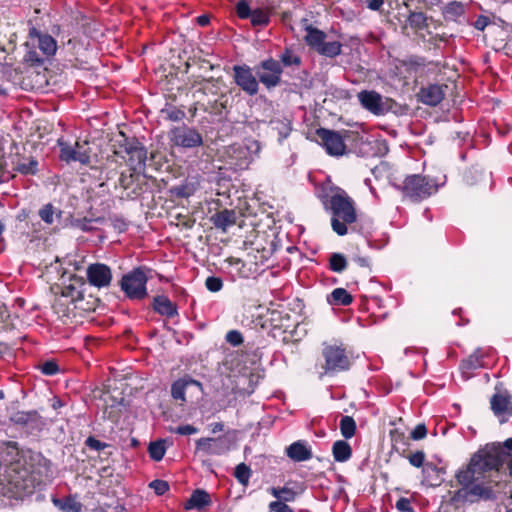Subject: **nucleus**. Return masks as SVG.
Listing matches in <instances>:
<instances>
[{
	"mask_svg": "<svg viewBox=\"0 0 512 512\" xmlns=\"http://www.w3.org/2000/svg\"><path fill=\"white\" fill-rule=\"evenodd\" d=\"M273 129L278 132L279 141L287 138L292 130L291 123L288 120H276L272 121Z\"/></svg>",
	"mask_w": 512,
	"mask_h": 512,
	"instance_id": "2f4dec72",
	"label": "nucleus"
},
{
	"mask_svg": "<svg viewBox=\"0 0 512 512\" xmlns=\"http://www.w3.org/2000/svg\"><path fill=\"white\" fill-rule=\"evenodd\" d=\"M269 510L271 512H293L287 504L280 501L271 502L269 504Z\"/></svg>",
	"mask_w": 512,
	"mask_h": 512,
	"instance_id": "de8ad7c7",
	"label": "nucleus"
},
{
	"mask_svg": "<svg viewBox=\"0 0 512 512\" xmlns=\"http://www.w3.org/2000/svg\"><path fill=\"white\" fill-rule=\"evenodd\" d=\"M233 71L235 82L243 91L249 95L258 92V81L248 66H234Z\"/></svg>",
	"mask_w": 512,
	"mask_h": 512,
	"instance_id": "4468645a",
	"label": "nucleus"
},
{
	"mask_svg": "<svg viewBox=\"0 0 512 512\" xmlns=\"http://www.w3.org/2000/svg\"><path fill=\"white\" fill-rule=\"evenodd\" d=\"M327 300L332 305H349L353 298L344 288L334 289L327 297Z\"/></svg>",
	"mask_w": 512,
	"mask_h": 512,
	"instance_id": "5701e85b",
	"label": "nucleus"
},
{
	"mask_svg": "<svg viewBox=\"0 0 512 512\" xmlns=\"http://www.w3.org/2000/svg\"><path fill=\"white\" fill-rule=\"evenodd\" d=\"M322 355L325 360L323 369L326 374L347 370L351 365V360L342 345H326Z\"/></svg>",
	"mask_w": 512,
	"mask_h": 512,
	"instance_id": "423d86ee",
	"label": "nucleus"
},
{
	"mask_svg": "<svg viewBox=\"0 0 512 512\" xmlns=\"http://www.w3.org/2000/svg\"><path fill=\"white\" fill-rule=\"evenodd\" d=\"M211 221L216 228L226 231L236 223V213L234 210L224 209L214 214Z\"/></svg>",
	"mask_w": 512,
	"mask_h": 512,
	"instance_id": "6ab92c4d",
	"label": "nucleus"
},
{
	"mask_svg": "<svg viewBox=\"0 0 512 512\" xmlns=\"http://www.w3.org/2000/svg\"><path fill=\"white\" fill-rule=\"evenodd\" d=\"M281 60L284 63V65H286V66H290V65L299 63V58L297 56H294L290 52H285L282 55Z\"/></svg>",
	"mask_w": 512,
	"mask_h": 512,
	"instance_id": "5fc2aeb1",
	"label": "nucleus"
},
{
	"mask_svg": "<svg viewBox=\"0 0 512 512\" xmlns=\"http://www.w3.org/2000/svg\"><path fill=\"white\" fill-rule=\"evenodd\" d=\"M506 452L499 446L486 445L479 450L472 458L466 469L456 474L457 481L463 486L459 489L454 499L459 501L475 502L478 499H490L493 491L484 480L486 473L498 470L506 457Z\"/></svg>",
	"mask_w": 512,
	"mask_h": 512,
	"instance_id": "f257e3e1",
	"label": "nucleus"
},
{
	"mask_svg": "<svg viewBox=\"0 0 512 512\" xmlns=\"http://www.w3.org/2000/svg\"><path fill=\"white\" fill-rule=\"evenodd\" d=\"M62 297L70 299L72 302L82 299V293L76 287L69 285L66 286L62 291Z\"/></svg>",
	"mask_w": 512,
	"mask_h": 512,
	"instance_id": "e433bc0d",
	"label": "nucleus"
},
{
	"mask_svg": "<svg viewBox=\"0 0 512 512\" xmlns=\"http://www.w3.org/2000/svg\"><path fill=\"white\" fill-rule=\"evenodd\" d=\"M305 41L323 56L333 58L341 53L342 44L339 41L327 40L326 34L319 29L307 27Z\"/></svg>",
	"mask_w": 512,
	"mask_h": 512,
	"instance_id": "39448f33",
	"label": "nucleus"
},
{
	"mask_svg": "<svg viewBox=\"0 0 512 512\" xmlns=\"http://www.w3.org/2000/svg\"><path fill=\"white\" fill-rule=\"evenodd\" d=\"M38 46L47 56L54 55L57 50V44L54 38L48 34H37Z\"/></svg>",
	"mask_w": 512,
	"mask_h": 512,
	"instance_id": "393cba45",
	"label": "nucleus"
},
{
	"mask_svg": "<svg viewBox=\"0 0 512 512\" xmlns=\"http://www.w3.org/2000/svg\"><path fill=\"white\" fill-rule=\"evenodd\" d=\"M491 409L500 419V422H505L512 412L509 396L506 393L500 392L494 394L491 399Z\"/></svg>",
	"mask_w": 512,
	"mask_h": 512,
	"instance_id": "dca6fc26",
	"label": "nucleus"
},
{
	"mask_svg": "<svg viewBox=\"0 0 512 512\" xmlns=\"http://www.w3.org/2000/svg\"><path fill=\"white\" fill-rule=\"evenodd\" d=\"M208 502V495L204 491H196L186 504L187 509L200 508Z\"/></svg>",
	"mask_w": 512,
	"mask_h": 512,
	"instance_id": "473e14b6",
	"label": "nucleus"
},
{
	"mask_svg": "<svg viewBox=\"0 0 512 512\" xmlns=\"http://www.w3.org/2000/svg\"><path fill=\"white\" fill-rule=\"evenodd\" d=\"M150 457L155 461H160L166 452V446L164 440H158L151 442L148 447Z\"/></svg>",
	"mask_w": 512,
	"mask_h": 512,
	"instance_id": "c756f323",
	"label": "nucleus"
},
{
	"mask_svg": "<svg viewBox=\"0 0 512 512\" xmlns=\"http://www.w3.org/2000/svg\"><path fill=\"white\" fill-rule=\"evenodd\" d=\"M317 136L329 155L342 156L345 153L346 145L339 132L320 128L317 130Z\"/></svg>",
	"mask_w": 512,
	"mask_h": 512,
	"instance_id": "9b49d317",
	"label": "nucleus"
},
{
	"mask_svg": "<svg viewBox=\"0 0 512 512\" xmlns=\"http://www.w3.org/2000/svg\"><path fill=\"white\" fill-rule=\"evenodd\" d=\"M425 460V454L422 451H417L409 456V462L415 467H421Z\"/></svg>",
	"mask_w": 512,
	"mask_h": 512,
	"instance_id": "49530a36",
	"label": "nucleus"
},
{
	"mask_svg": "<svg viewBox=\"0 0 512 512\" xmlns=\"http://www.w3.org/2000/svg\"><path fill=\"white\" fill-rule=\"evenodd\" d=\"M270 494L278 500L284 502H292L297 496V492L289 487H271L269 489Z\"/></svg>",
	"mask_w": 512,
	"mask_h": 512,
	"instance_id": "a878e982",
	"label": "nucleus"
},
{
	"mask_svg": "<svg viewBox=\"0 0 512 512\" xmlns=\"http://www.w3.org/2000/svg\"><path fill=\"white\" fill-rule=\"evenodd\" d=\"M146 283L147 276L144 270L137 268L123 276L121 288L129 298L142 299L147 295Z\"/></svg>",
	"mask_w": 512,
	"mask_h": 512,
	"instance_id": "6e6552de",
	"label": "nucleus"
},
{
	"mask_svg": "<svg viewBox=\"0 0 512 512\" xmlns=\"http://www.w3.org/2000/svg\"><path fill=\"white\" fill-rule=\"evenodd\" d=\"M119 136L121 139L117 140V142L120 147L114 151L115 155L122 159H126V156H128L126 161L130 169L135 172L141 170L147 158L146 150L137 140L126 138L122 132H120Z\"/></svg>",
	"mask_w": 512,
	"mask_h": 512,
	"instance_id": "20e7f679",
	"label": "nucleus"
},
{
	"mask_svg": "<svg viewBox=\"0 0 512 512\" xmlns=\"http://www.w3.org/2000/svg\"><path fill=\"white\" fill-rule=\"evenodd\" d=\"M192 387L197 388L198 390H201V384L193 379H179L176 382L172 384L171 387V394L172 397L177 400L181 401L182 403L186 401V391Z\"/></svg>",
	"mask_w": 512,
	"mask_h": 512,
	"instance_id": "a211bd4d",
	"label": "nucleus"
},
{
	"mask_svg": "<svg viewBox=\"0 0 512 512\" xmlns=\"http://www.w3.org/2000/svg\"><path fill=\"white\" fill-rule=\"evenodd\" d=\"M206 288L211 292H218L223 287V282L218 277H208L205 282Z\"/></svg>",
	"mask_w": 512,
	"mask_h": 512,
	"instance_id": "a19ab883",
	"label": "nucleus"
},
{
	"mask_svg": "<svg viewBox=\"0 0 512 512\" xmlns=\"http://www.w3.org/2000/svg\"><path fill=\"white\" fill-rule=\"evenodd\" d=\"M87 278L91 285L103 288L110 285L112 273L110 268L102 263L91 264L87 268Z\"/></svg>",
	"mask_w": 512,
	"mask_h": 512,
	"instance_id": "2eb2a0df",
	"label": "nucleus"
},
{
	"mask_svg": "<svg viewBox=\"0 0 512 512\" xmlns=\"http://www.w3.org/2000/svg\"><path fill=\"white\" fill-rule=\"evenodd\" d=\"M483 366L481 360V351L476 350L471 356L465 359L461 364L462 374L468 378L473 370L481 368Z\"/></svg>",
	"mask_w": 512,
	"mask_h": 512,
	"instance_id": "4be33fe9",
	"label": "nucleus"
},
{
	"mask_svg": "<svg viewBox=\"0 0 512 512\" xmlns=\"http://www.w3.org/2000/svg\"><path fill=\"white\" fill-rule=\"evenodd\" d=\"M332 451H333L334 459L338 462L347 461L351 457V454H352L350 445L343 440L336 441L333 444Z\"/></svg>",
	"mask_w": 512,
	"mask_h": 512,
	"instance_id": "b1692460",
	"label": "nucleus"
},
{
	"mask_svg": "<svg viewBox=\"0 0 512 512\" xmlns=\"http://www.w3.org/2000/svg\"><path fill=\"white\" fill-rule=\"evenodd\" d=\"M252 12L253 11L250 9V7L246 1L241 0L236 4V13L239 18H241V19L250 18Z\"/></svg>",
	"mask_w": 512,
	"mask_h": 512,
	"instance_id": "58836bf2",
	"label": "nucleus"
},
{
	"mask_svg": "<svg viewBox=\"0 0 512 512\" xmlns=\"http://www.w3.org/2000/svg\"><path fill=\"white\" fill-rule=\"evenodd\" d=\"M234 476L240 484L246 486L251 477V469L246 464L240 463L235 468Z\"/></svg>",
	"mask_w": 512,
	"mask_h": 512,
	"instance_id": "7c9ffc66",
	"label": "nucleus"
},
{
	"mask_svg": "<svg viewBox=\"0 0 512 512\" xmlns=\"http://www.w3.org/2000/svg\"><path fill=\"white\" fill-rule=\"evenodd\" d=\"M427 434V429L424 424H418L411 432V438L413 440H421Z\"/></svg>",
	"mask_w": 512,
	"mask_h": 512,
	"instance_id": "09e8293b",
	"label": "nucleus"
},
{
	"mask_svg": "<svg viewBox=\"0 0 512 512\" xmlns=\"http://www.w3.org/2000/svg\"><path fill=\"white\" fill-rule=\"evenodd\" d=\"M354 261L356 264L360 267H368L369 266V260L366 257H355Z\"/></svg>",
	"mask_w": 512,
	"mask_h": 512,
	"instance_id": "13d9d810",
	"label": "nucleus"
},
{
	"mask_svg": "<svg viewBox=\"0 0 512 512\" xmlns=\"http://www.w3.org/2000/svg\"><path fill=\"white\" fill-rule=\"evenodd\" d=\"M330 208L332 211L331 226L335 233L344 236L348 233V225L354 223L357 219L353 200L347 193L337 188L330 198Z\"/></svg>",
	"mask_w": 512,
	"mask_h": 512,
	"instance_id": "f03ea898",
	"label": "nucleus"
},
{
	"mask_svg": "<svg viewBox=\"0 0 512 512\" xmlns=\"http://www.w3.org/2000/svg\"><path fill=\"white\" fill-rule=\"evenodd\" d=\"M37 170V162L34 160L29 161V163H23L19 165V171L24 174H34Z\"/></svg>",
	"mask_w": 512,
	"mask_h": 512,
	"instance_id": "8fccbe9b",
	"label": "nucleus"
},
{
	"mask_svg": "<svg viewBox=\"0 0 512 512\" xmlns=\"http://www.w3.org/2000/svg\"><path fill=\"white\" fill-rule=\"evenodd\" d=\"M261 72H257L260 81L268 88L279 84L282 67L281 64L273 59L265 60L261 63Z\"/></svg>",
	"mask_w": 512,
	"mask_h": 512,
	"instance_id": "f8f14e48",
	"label": "nucleus"
},
{
	"mask_svg": "<svg viewBox=\"0 0 512 512\" xmlns=\"http://www.w3.org/2000/svg\"><path fill=\"white\" fill-rule=\"evenodd\" d=\"M465 12V6L461 2L453 1L444 8V16L448 20H457Z\"/></svg>",
	"mask_w": 512,
	"mask_h": 512,
	"instance_id": "bb28decb",
	"label": "nucleus"
},
{
	"mask_svg": "<svg viewBox=\"0 0 512 512\" xmlns=\"http://www.w3.org/2000/svg\"><path fill=\"white\" fill-rule=\"evenodd\" d=\"M446 86L432 84L420 90L421 101L430 106L438 105L444 98Z\"/></svg>",
	"mask_w": 512,
	"mask_h": 512,
	"instance_id": "f3484780",
	"label": "nucleus"
},
{
	"mask_svg": "<svg viewBox=\"0 0 512 512\" xmlns=\"http://www.w3.org/2000/svg\"><path fill=\"white\" fill-rule=\"evenodd\" d=\"M86 444H87V446H89L90 448L95 449V450H101L105 447V444H103L102 442H100L99 440H97L93 437H89L86 440Z\"/></svg>",
	"mask_w": 512,
	"mask_h": 512,
	"instance_id": "6e6d98bb",
	"label": "nucleus"
},
{
	"mask_svg": "<svg viewBox=\"0 0 512 512\" xmlns=\"http://www.w3.org/2000/svg\"><path fill=\"white\" fill-rule=\"evenodd\" d=\"M346 258L339 253H334L330 257V268L334 272H342L346 268Z\"/></svg>",
	"mask_w": 512,
	"mask_h": 512,
	"instance_id": "f704fd0d",
	"label": "nucleus"
},
{
	"mask_svg": "<svg viewBox=\"0 0 512 512\" xmlns=\"http://www.w3.org/2000/svg\"><path fill=\"white\" fill-rule=\"evenodd\" d=\"M175 432L180 435H192L198 432V429L192 425H182L175 429Z\"/></svg>",
	"mask_w": 512,
	"mask_h": 512,
	"instance_id": "864d4df0",
	"label": "nucleus"
},
{
	"mask_svg": "<svg viewBox=\"0 0 512 512\" xmlns=\"http://www.w3.org/2000/svg\"><path fill=\"white\" fill-rule=\"evenodd\" d=\"M171 118H173L174 120H177L178 116H176V114H173V116L171 115Z\"/></svg>",
	"mask_w": 512,
	"mask_h": 512,
	"instance_id": "e2e57ef3",
	"label": "nucleus"
},
{
	"mask_svg": "<svg viewBox=\"0 0 512 512\" xmlns=\"http://www.w3.org/2000/svg\"><path fill=\"white\" fill-rule=\"evenodd\" d=\"M233 150H234V152L238 151V153H239V156L237 157L238 162L236 163V165L240 169L248 167V165L250 164L252 159L247 157L246 149L239 146L238 148H233Z\"/></svg>",
	"mask_w": 512,
	"mask_h": 512,
	"instance_id": "4c0bfd02",
	"label": "nucleus"
},
{
	"mask_svg": "<svg viewBox=\"0 0 512 512\" xmlns=\"http://www.w3.org/2000/svg\"><path fill=\"white\" fill-rule=\"evenodd\" d=\"M366 5L373 11H378L384 4V0H365Z\"/></svg>",
	"mask_w": 512,
	"mask_h": 512,
	"instance_id": "4d7b16f0",
	"label": "nucleus"
},
{
	"mask_svg": "<svg viewBox=\"0 0 512 512\" xmlns=\"http://www.w3.org/2000/svg\"><path fill=\"white\" fill-rule=\"evenodd\" d=\"M222 428H223L222 424L216 423L214 428H213V432L220 431V430H222Z\"/></svg>",
	"mask_w": 512,
	"mask_h": 512,
	"instance_id": "052dcab7",
	"label": "nucleus"
},
{
	"mask_svg": "<svg viewBox=\"0 0 512 512\" xmlns=\"http://www.w3.org/2000/svg\"><path fill=\"white\" fill-rule=\"evenodd\" d=\"M149 486L157 495H163L169 489L168 483L163 480H154L149 484Z\"/></svg>",
	"mask_w": 512,
	"mask_h": 512,
	"instance_id": "79ce46f5",
	"label": "nucleus"
},
{
	"mask_svg": "<svg viewBox=\"0 0 512 512\" xmlns=\"http://www.w3.org/2000/svg\"><path fill=\"white\" fill-rule=\"evenodd\" d=\"M498 445L507 453L503 463L508 462V467L512 476V438L507 439L503 445Z\"/></svg>",
	"mask_w": 512,
	"mask_h": 512,
	"instance_id": "ea45409f",
	"label": "nucleus"
},
{
	"mask_svg": "<svg viewBox=\"0 0 512 512\" xmlns=\"http://www.w3.org/2000/svg\"><path fill=\"white\" fill-rule=\"evenodd\" d=\"M171 118H173L174 120H177L178 116H176V114H173V116L171 115Z\"/></svg>",
	"mask_w": 512,
	"mask_h": 512,
	"instance_id": "0e129e2a",
	"label": "nucleus"
},
{
	"mask_svg": "<svg viewBox=\"0 0 512 512\" xmlns=\"http://www.w3.org/2000/svg\"><path fill=\"white\" fill-rule=\"evenodd\" d=\"M197 21L201 26H205L209 23V18L206 15H202L198 17Z\"/></svg>",
	"mask_w": 512,
	"mask_h": 512,
	"instance_id": "bf43d9fd",
	"label": "nucleus"
},
{
	"mask_svg": "<svg viewBox=\"0 0 512 512\" xmlns=\"http://www.w3.org/2000/svg\"><path fill=\"white\" fill-rule=\"evenodd\" d=\"M57 144L60 148L59 157L66 163L79 162L86 165L90 163L91 148L88 141H76L70 144L63 139H58Z\"/></svg>",
	"mask_w": 512,
	"mask_h": 512,
	"instance_id": "0eeeda50",
	"label": "nucleus"
},
{
	"mask_svg": "<svg viewBox=\"0 0 512 512\" xmlns=\"http://www.w3.org/2000/svg\"><path fill=\"white\" fill-rule=\"evenodd\" d=\"M71 509H73L75 512H78L79 511V508H76V504H73L71 506Z\"/></svg>",
	"mask_w": 512,
	"mask_h": 512,
	"instance_id": "680f3d73",
	"label": "nucleus"
},
{
	"mask_svg": "<svg viewBox=\"0 0 512 512\" xmlns=\"http://www.w3.org/2000/svg\"><path fill=\"white\" fill-rule=\"evenodd\" d=\"M41 371L46 375H54L58 372V365L53 361H47L41 366Z\"/></svg>",
	"mask_w": 512,
	"mask_h": 512,
	"instance_id": "3c124183",
	"label": "nucleus"
},
{
	"mask_svg": "<svg viewBox=\"0 0 512 512\" xmlns=\"http://www.w3.org/2000/svg\"><path fill=\"white\" fill-rule=\"evenodd\" d=\"M445 182V176L441 182L421 175H410L404 180L402 191L405 196L413 201H420L437 192L439 186Z\"/></svg>",
	"mask_w": 512,
	"mask_h": 512,
	"instance_id": "7ed1b4c3",
	"label": "nucleus"
},
{
	"mask_svg": "<svg viewBox=\"0 0 512 512\" xmlns=\"http://www.w3.org/2000/svg\"><path fill=\"white\" fill-rule=\"evenodd\" d=\"M250 19L254 26H264L269 23V15L262 9L253 10Z\"/></svg>",
	"mask_w": 512,
	"mask_h": 512,
	"instance_id": "72a5a7b5",
	"label": "nucleus"
},
{
	"mask_svg": "<svg viewBox=\"0 0 512 512\" xmlns=\"http://www.w3.org/2000/svg\"><path fill=\"white\" fill-rule=\"evenodd\" d=\"M339 428L342 436L345 439H350L354 436L356 431V422L350 416H343L339 423Z\"/></svg>",
	"mask_w": 512,
	"mask_h": 512,
	"instance_id": "cd10ccee",
	"label": "nucleus"
},
{
	"mask_svg": "<svg viewBox=\"0 0 512 512\" xmlns=\"http://www.w3.org/2000/svg\"><path fill=\"white\" fill-rule=\"evenodd\" d=\"M226 341L233 346H238L243 342V336L239 331L231 330L226 334Z\"/></svg>",
	"mask_w": 512,
	"mask_h": 512,
	"instance_id": "37998d69",
	"label": "nucleus"
},
{
	"mask_svg": "<svg viewBox=\"0 0 512 512\" xmlns=\"http://www.w3.org/2000/svg\"><path fill=\"white\" fill-rule=\"evenodd\" d=\"M172 141L175 145L184 148H194L202 144V136L195 129L179 127L172 131Z\"/></svg>",
	"mask_w": 512,
	"mask_h": 512,
	"instance_id": "ddd939ff",
	"label": "nucleus"
},
{
	"mask_svg": "<svg viewBox=\"0 0 512 512\" xmlns=\"http://www.w3.org/2000/svg\"><path fill=\"white\" fill-rule=\"evenodd\" d=\"M395 506L400 512H414L411 501L408 498L401 497L397 500Z\"/></svg>",
	"mask_w": 512,
	"mask_h": 512,
	"instance_id": "a18cd8bd",
	"label": "nucleus"
},
{
	"mask_svg": "<svg viewBox=\"0 0 512 512\" xmlns=\"http://www.w3.org/2000/svg\"><path fill=\"white\" fill-rule=\"evenodd\" d=\"M195 189L192 185L185 184L174 188V192L180 197H189L194 193Z\"/></svg>",
	"mask_w": 512,
	"mask_h": 512,
	"instance_id": "c03bdc74",
	"label": "nucleus"
},
{
	"mask_svg": "<svg viewBox=\"0 0 512 512\" xmlns=\"http://www.w3.org/2000/svg\"><path fill=\"white\" fill-rule=\"evenodd\" d=\"M153 307L156 312L166 317H173L177 314L175 304L164 295H159L154 298Z\"/></svg>",
	"mask_w": 512,
	"mask_h": 512,
	"instance_id": "412c9836",
	"label": "nucleus"
},
{
	"mask_svg": "<svg viewBox=\"0 0 512 512\" xmlns=\"http://www.w3.org/2000/svg\"><path fill=\"white\" fill-rule=\"evenodd\" d=\"M357 98L363 108L374 115H384L391 109V100L382 97L375 91L363 90L358 93Z\"/></svg>",
	"mask_w": 512,
	"mask_h": 512,
	"instance_id": "1a4fd4ad",
	"label": "nucleus"
},
{
	"mask_svg": "<svg viewBox=\"0 0 512 512\" xmlns=\"http://www.w3.org/2000/svg\"><path fill=\"white\" fill-rule=\"evenodd\" d=\"M508 512H512V509L510 511H508Z\"/></svg>",
	"mask_w": 512,
	"mask_h": 512,
	"instance_id": "69168bd1",
	"label": "nucleus"
},
{
	"mask_svg": "<svg viewBox=\"0 0 512 512\" xmlns=\"http://www.w3.org/2000/svg\"><path fill=\"white\" fill-rule=\"evenodd\" d=\"M490 24V19L489 17L485 16V15H480L478 16V18L476 19V21L474 22L473 26L475 29L479 30V31H483L485 30V28Z\"/></svg>",
	"mask_w": 512,
	"mask_h": 512,
	"instance_id": "603ef678",
	"label": "nucleus"
},
{
	"mask_svg": "<svg viewBox=\"0 0 512 512\" xmlns=\"http://www.w3.org/2000/svg\"><path fill=\"white\" fill-rule=\"evenodd\" d=\"M408 23L413 28L422 29L426 26V16L422 12H412L408 17Z\"/></svg>",
	"mask_w": 512,
	"mask_h": 512,
	"instance_id": "c9c22d12",
	"label": "nucleus"
},
{
	"mask_svg": "<svg viewBox=\"0 0 512 512\" xmlns=\"http://www.w3.org/2000/svg\"><path fill=\"white\" fill-rule=\"evenodd\" d=\"M287 455L292 460L301 462L309 460L312 457V452L304 442L297 441L287 448Z\"/></svg>",
	"mask_w": 512,
	"mask_h": 512,
	"instance_id": "aec40b11",
	"label": "nucleus"
},
{
	"mask_svg": "<svg viewBox=\"0 0 512 512\" xmlns=\"http://www.w3.org/2000/svg\"><path fill=\"white\" fill-rule=\"evenodd\" d=\"M39 216L42 221L51 225L61 216V212L56 210L53 205L46 204L39 210Z\"/></svg>",
	"mask_w": 512,
	"mask_h": 512,
	"instance_id": "c85d7f7f",
	"label": "nucleus"
},
{
	"mask_svg": "<svg viewBox=\"0 0 512 512\" xmlns=\"http://www.w3.org/2000/svg\"><path fill=\"white\" fill-rule=\"evenodd\" d=\"M231 448L228 438H200L196 441L195 454L200 456H220Z\"/></svg>",
	"mask_w": 512,
	"mask_h": 512,
	"instance_id": "9d476101",
	"label": "nucleus"
}]
</instances>
